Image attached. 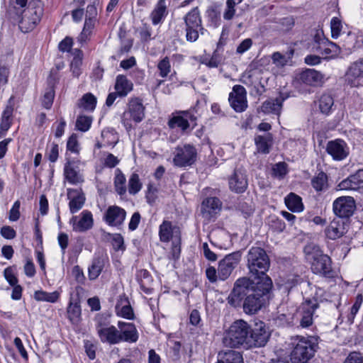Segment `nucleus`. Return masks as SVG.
I'll return each instance as SVG.
<instances>
[{"instance_id":"f257e3e1","label":"nucleus","mask_w":363,"mask_h":363,"mask_svg":"<svg viewBox=\"0 0 363 363\" xmlns=\"http://www.w3.org/2000/svg\"><path fill=\"white\" fill-rule=\"evenodd\" d=\"M273 286L272 279L264 282L251 281L250 278L243 277L238 279L233 285L227 301L233 307H238L242 303L243 311L252 315L259 311L264 305V298Z\"/></svg>"},{"instance_id":"f03ea898","label":"nucleus","mask_w":363,"mask_h":363,"mask_svg":"<svg viewBox=\"0 0 363 363\" xmlns=\"http://www.w3.org/2000/svg\"><path fill=\"white\" fill-rule=\"evenodd\" d=\"M269 337L270 333L264 322L256 323L252 328L247 322L240 319L225 331L222 342L228 347L252 350L264 347Z\"/></svg>"},{"instance_id":"7ed1b4c3","label":"nucleus","mask_w":363,"mask_h":363,"mask_svg":"<svg viewBox=\"0 0 363 363\" xmlns=\"http://www.w3.org/2000/svg\"><path fill=\"white\" fill-rule=\"evenodd\" d=\"M303 251L313 273L328 281L334 280L337 277L336 271L332 267L331 258L324 254L318 245L310 243L305 246Z\"/></svg>"},{"instance_id":"20e7f679","label":"nucleus","mask_w":363,"mask_h":363,"mask_svg":"<svg viewBox=\"0 0 363 363\" xmlns=\"http://www.w3.org/2000/svg\"><path fill=\"white\" fill-rule=\"evenodd\" d=\"M270 266V259L266 251L259 247H252L247 255V267L251 281L264 282L271 279L266 274Z\"/></svg>"},{"instance_id":"39448f33","label":"nucleus","mask_w":363,"mask_h":363,"mask_svg":"<svg viewBox=\"0 0 363 363\" xmlns=\"http://www.w3.org/2000/svg\"><path fill=\"white\" fill-rule=\"evenodd\" d=\"M291 359L293 363H307L318 348L317 340L313 336H296L291 338Z\"/></svg>"},{"instance_id":"423d86ee","label":"nucleus","mask_w":363,"mask_h":363,"mask_svg":"<svg viewBox=\"0 0 363 363\" xmlns=\"http://www.w3.org/2000/svg\"><path fill=\"white\" fill-rule=\"evenodd\" d=\"M44 13V4L41 0H30L23 11L19 28L23 33L33 30L40 22Z\"/></svg>"},{"instance_id":"0eeeda50","label":"nucleus","mask_w":363,"mask_h":363,"mask_svg":"<svg viewBox=\"0 0 363 363\" xmlns=\"http://www.w3.org/2000/svg\"><path fill=\"white\" fill-rule=\"evenodd\" d=\"M145 118V106L140 99L130 98L127 104V108L121 116V122L127 130L133 127L134 123L141 122Z\"/></svg>"},{"instance_id":"6e6552de","label":"nucleus","mask_w":363,"mask_h":363,"mask_svg":"<svg viewBox=\"0 0 363 363\" xmlns=\"http://www.w3.org/2000/svg\"><path fill=\"white\" fill-rule=\"evenodd\" d=\"M196 109L194 108L186 111H178L172 114L168 121V126L171 129L179 128L185 133L192 124V129L196 125L197 116H196Z\"/></svg>"},{"instance_id":"1a4fd4ad","label":"nucleus","mask_w":363,"mask_h":363,"mask_svg":"<svg viewBox=\"0 0 363 363\" xmlns=\"http://www.w3.org/2000/svg\"><path fill=\"white\" fill-rule=\"evenodd\" d=\"M197 157V150L193 145H179L175 148L173 164L178 167H190L196 162Z\"/></svg>"},{"instance_id":"9d476101","label":"nucleus","mask_w":363,"mask_h":363,"mask_svg":"<svg viewBox=\"0 0 363 363\" xmlns=\"http://www.w3.org/2000/svg\"><path fill=\"white\" fill-rule=\"evenodd\" d=\"M242 254L240 250H238L225 255L218 262V270L220 281H225L230 277L240 262Z\"/></svg>"},{"instance_id":"9b49d317","label":"nucleus","mask_w":363,"mask_h":363,"mask_svg":"<svg viewBox=\"0 0 363 363\" xmlns=\"http://www.w3.org/2000/svg\"><path fill=\"white\" fill-rule=\"evenodd\" d=\"M356 209L355 201L352 196H340L333 203L334 213L339 218H347L352 216Z\"/></svg>"},{"instance_id":"f8f14e48","label":"nucleus","mask_w":363,"mask_h":363,"mask_svg":"<svg viewBox=\"0 0 363 363\" xmlns=\"http://www.w3.org/2000/svg\"><path fill=\"white\" fill-rule=\"evenodd\" d=\"M228 101L232 108L237 113L245 111L248 105L247 91L242 85L236 84L233 86L229 94Z\"/></svg>"},{"instance_id":"ddd939ff","label":"nucleus","mask_w":363,"mask_h":363,"mask_svg":"<svg viewBox=\"0 0 363 363\" xmlns=\"http://www.w3.org/2000/svg\"><path fill=\"white\" fill-rule=\"evenodd\" d=\"M126 211L116 205L109 206L104 213L103 220L109 226L121 229L126 218Z\"/></svg>"},{"instance_id":"4468645a","label":"nucleus","mask_w":363,"mask_h":363,"mask_svg":"<svg viewBox=\"0 0 363 363\" xmlns=\"http://www.w3.org/2000/svg\"><path fill=\"white\" fill-rule=\"evenodd\" d=\"M362 79H363V58L351 63L345 74V84L351 87L362 86Z\"/></svg>"},{"instance_id":"2eb2a0df","label":"nucleus","mask_w":363,"mask_h":363,"mask_svg":"<svg viewBox=\"0 0 363 363\" xmlns=\"http://www.w3.org/2000/svg\"><path fill=\"white\" fill-rule=\"evenodd\" d=\"M79 162V160L66 158V163L64 167V176L65 179L71 184L77 185L84 182V176L80 173L77 167Z\"/></svg>"},{"instance_id":"dca6fc26","label":"nucleus","mask_w":363,"mask_h":363,"mask_svg":"<svg viewBox=\"0 0 363 363\" xmlns=\"http://www.w3.org/2000/svg\"><path fill=\"white\" fill-rule=\"evenodd\" d=\"M222 208V202L217 197H208L205 199L201 205V213L207 221H211L216 218Z\"/></svg>"},{"instance_id":"f3484780","label":"nucleus","mask_w":363,"mask_h":363,"mask_svg":"<svg viewBox=\"0 0 363 363\" xmlns=\"http://www.w3.org/2000/svg\"><path fill=\"white\" fill-rule=\"evenodd\" d=\"M289 97V94L279 92L277 98H270L264 101L260 107V110L264 114L272 113L279 116L281 113L283 103Z\"/></svg>"},{"instance_id":"a211bd4d","label":"nucleus","mask_w":363,"mask_h":363,"mask_svg":"<svg viewBox=\"0 0 363 363\" xmlns=\"http://www.w3.org/2000/svg\"><path fill=\"white\" fill-rule=\"evenodd\" d=\"M319 307L316 298L306 299L301 306V318L300 325L302 328H308L313 324V316L314 311Z\"/></svg>"},{"instance_id":"6ab92c4d","label":"nucleus","mask_w":363,"mask_h":363,"mask_svg":"<svg viewBox=\"0 0 363 363\" xmlns=\"http://www.w3.org/2000/svg\"><path fill=\"white\" fill-rule=\"evenodd\" d=\"M96 330L102 342H106L110 345L119 343L118 330L115 326H108L105 323L99 322L96 325Z\"/></svg>"},{"instance_id":"aec40b11","label":"nucleus","mask_w":363,"mask_h":363,"mask_svg":"<svg viewBox=\"0 0 363 363\" xmlns=\"http://www.w3.org/2000/svg\"><path fill=\"white\" fill-rule=\"evenodd\" d=\"M326 152L335 160H342L346 158L349 154V148L346 143L341 140L337 139L329 141L327 143Z\"/></svg>"},{"instance_id":"412c9836","label":"nucleus","mask_w":363,"mask_h":363,"mask_svg":"<svg viewBox=\"0 0 363 363\" xmlns=\"http://www.w3.org/2000/svg\"><path fill=\"white\" fill-rule=\"evenodd\" d=\"M118 327V340L121 342L129 343L136 342L138 340V333L135 325L131 323L119 321Z\"/></svg>"},{"instance_id":"4be33fe9","label":"nucleus","mask_w":363,"mask_h":363,"mask_svg":"<svg viewBox=\"0 0 363 363\" xmlns=\"http://www.w3.org/2000/svg\"><path fill=\"white\" fill-rule=\"evenodd\" d=\"M159 237L162 242H168L181 237L180 228L171 221L164 220L159 228Z\"/></svg>"},{"instance_id":"5701e85b","label":"nucleus","mask_w":363,"mask_h":363,"mask_svg":"<svg viewBox=\"0 0 363 363\" xmlns=\"http://www.w3.org/2000/svg\"><path fill=\"white\" fill-rule=\"evenodd\" d=\"M72 225V229L76 232H85L91 229L94 225V219L92 213L87 210L83 211L80 214V218L77 220V216H73L70 220Z\"/></svg>"},{"instance_id":"b1692460","label":"nucleus","mask_w":363,"mask_h":363,"mask_svg":"<svg viewBox=\"0 0 363 363\" xmlns=\"http://www.w3.org/2000/svg\"><path fill=\"white\" fill-rule=\"evenodd\" d=\"M347 222L340 218H335L325 228V235L330 240H337L342 237L347 232Z\"/></svg>"},{"instance_id":"393cba45","label":"nucleus","mask_w":363,"mask_h":363,"mask_svg":"<svg viewBox=\"0 0 363 363\" xmlns=\"http://www.w3.org/2000/svg\"><path fill=\"white\" fill-rule=\"evenodd\" d=\"M248 186V182L246 174L240 169H235L234 173L229 178L230 189L237 194L245 191Z\"/></svg>"},{"instance_id":"a878e982","label":"nucleus","mask_w":363,"mask_h":363,"mask_svg":"<svg viewBox=\"0 0 363 363\" xmlns=\"http://www.w3.org/2000/svg\"><path fill=\"white\" fill-rule=\"evenodd\" d=\"M324 74L314 69H306L299 76L300 81L308 86H318L324 82Z\"/></svg>"},{"instance_id":"bb28decb","label":"nucleus","mask_w":363,"mask_h":363,"mask_svg":"<svg viewBox=\"0 0 363 363\" xmlns=\"http://www.w3.org/2000/svg\"><path fill=\"white\" fill-rule=\"evenodd\" d=\"M69 207L72 213L79 211L84 206L85 196L82 189H67Z\"/></svg>"},{"instance_id":"cd10ccee","label":"nucleus","mask_w":363,"mask_h":363,"mask_svg":"<svg viewBox=\"0 0 363 363\" xmlns=\"http://www.w3.org/2000/svg\"><path fill=\"white\" fill-rule=\"evenodd\" d=\"M338 186L341 190H358L363 188V169L357 170L354 174L342 180Z\"/></svg>"},{"instance_id":"c85d7f7f","label":"nucleus","mask_w":363,"mask_h":363,"mask_svg":"<svg viewBox=\"0 0 363 363\" xmlns=\"http://www.w3.org/2000/svg\"><path fill=\"white\" fill-rule=\"evenodd\" d=\"M273 143V136L270 133L255 137V144L258 152L268 154Z\"/></svg>"},{"instance_id":"c756f323","label":"nucleus","mask_w":363,"mask_h":363,"mask_svg":"<svg viewBox=\"0 0 363 363\" xmlns=\"http://www.w3.org/2000/svg\"><path fill=\"white\" fill-rule=\"evenodd\" d=\"M168 13L166 0H158L154 9L150 13V18L153 25L156 26L163 22Z\"/></svg>"},{"instance_id":"7c9ffc66","label":"nucleus","mask_w":363,"mask_h":363,"mask_svg":"<svg viewBox=\"0 0 363 363\" xmlns=\"http://www.w3.org/2000/svg\"><path fill=\"white\" fill-rule=\"evenodd\" d=\"M133 83L128 79L126 76L119 74L116 77L114 89L118 92V96H126L133 90Z\"/></svg>"},{"instance_id":"2f4dec72","label":"nucleus","mask_w":363,"mask_h":363,"mask_svg":"<svg viewBox=\"0 0 363 363\" xmlns=\"http://www.w3.org/2000/svg\"><path fill=\"white\" fill-rule=\"evenodd\" d=\"M217 363H244L242 354L235 350L220 351L218 354Z\"/></svg>"},{"instance_id":"473e14b6","label":"nucleus","mask_w":363,"mask_h":363,"mask_svg":"<svg viewBox=\"0 0 363 363\" xmlns=\"http://www.w3.org/2000/svg\"><path fill=\"white\" fill-rule=\"evenodd\" d=\"M340 52L339 46L330 40H324L322 47L317 48V52L325 58H333L338 55Z\"/></svg>"},{"instance_id":"72a5a7b5","label":"nucleus","mask_w":363,"mask_h":363,"mask_svg":"<svg viewBox=\"0 0 363 363\" xmlns=\"http://www.w3.org/2000/svg\"><path fill=\"white\" fill-rule=\"evenodd\" d=\"M185 27L201 26L202 18L198 6L193 8L183 18Z\"/></svg>"},{"instance_id":"f704fd0d","label":"nucleus","mask_w":363,"mask_h":363,"mask_svg":"<svg viewBox=\"0 0 363 363\" xmlns=\"http://www.w3.org/2000/svg\"><path fill=\"white\" fill-rule=\"evenodd\" d=\"M285 204L289 210L293 212H301L303 210L301 198L294 193H290L284 199Z\"/></svg>"},{"instance_id":"c9c22d12","label":"nucleus","mask_w":363,"mask_h":363,"mask_svg":"<svg viewBox=\"0 0 363 363\" xmlns=\"http://www.w3.org/2000/svg\"><path fill=\"white\" fill-rule=\"evenodd\" d=\"M104 267V259L101 257H94L88 269V277L90 280L99 277Z\"/></svg>"},{"instance_id":"e433bc0d","label":"nucleus","mask_w":363,"mask_h":363,"mask_svg":"<svg viewBox=\"0 0 363 363\" xmlns=\"http://www.w3.org/2000/svg\"><path fill=\"white\" fill-rule=\"evenodd\" d=\"M67 318L72 323H77L80 320L81 306L79 301H74L70 298L67 310Z\"/></svg>"},{"instance_id":"4c0bfd02","label":"nucleus","mask_w":363,"mask_h":363,"mask_svg":"<svg viewBox=\"0 0 363 363\" xmlns=\"http://www.w3.org/2000/svg\"><path fill=\"white\" fill-rule=\"evenodd\" d=\"M97 100L91 93H86L79 100L77 106L86 111H93L96 106Z\"/></svg>"},{"instance_id":"58836bf2","label":"nucleus","mask_w":363,"mask_h":363,"mask_svg":"<svg viewBox=\"0 0 363 363\" xmlns=\"http://www.w3.org/2000/svg\"><path fill=\"white\" fill-rule=\"evenodd\" d=\"M126 179L125 175L121 171V169H117L116 170V175L114 177V189L115 191L121 196H123L126 194Z\"/></svg>"},{"instance_id":"ea45409f","label":"nucleus","mask_w":363,"mask_h":363,"mask_svg":"<svg viewBox=\"0 0 363 363\" xmlns=\"http://www.w3.org/2000/svg\"><path fill=\"white\" fill-rule=\"evenodd\" d=\"M311 185L317 192L325 190L328 188L327 174L323 172H319L312 178Z\"/></svg>"},{"instance_id":"a19ab883","label":"nucleus","mask_w":363,"mask_h":363,"mask_svg":"<svg viewBox=\"0 0 363 363\" xmlns=\"http://www.w3.org/2000/svg\"><path fill=\"white\" fill-rule=\"evenodd\" d=\"M34 298L38 301L55 303L60 298V293L57 291L50 293L45 291H36L34 294Z\"/></svg>"},{"instance_id":"79ce46f5","label":"nucleus","mask_w":363,"mask_h":363,"mask_svg":"<svg viewBox=\"0 0 363 363\" xmlns=\"http://www.w3.org/2000/svg\"><path fill=\"white\" fill-rule=\"evenodd\" d=\"M334 105V99L330 94H323L319 99V108L320 111L328 115Z\"/></svg>"},{"instance_id":"37998d69","label":"nucleus","mask_w":363,"mask_h":363,"mask_svg":"<svg viewBox=\"0 0 363 363\" xmlns=\"http://www.w3.org/2000/svg\"><path fill=\"white\" fill-rule=\"evenodd\" d=\"M204 28L203 25L195 27L187 26L185 27L186 40L187 42H196L199 37V34H203Z\"/></svg>"},{"instance_id":"c03bdc74","label":"nucleus","mask_w":363,"mask_h":363,"mask_svg":"<svg viewBox=\"0 0 363 363\" xmlns=\"http://www.w3.org/2000/svg\"><path fill=\"white\" fill-rule=\"evenodd\" d=\"M294 50L293 49H291L289 50V55L288 57H286L285 55L281 54L279 52H274L272 55V60L274 65H275L278 67H284L289 60L291 57V56L294 55Z\"/></svg>"},{"instance_id":"a18cd8bd","label":"nucleus","mask_w":363,"mask_h":363,"mask_svg":"<svg viewBox=\"0 0 363 363\" xmlns=\"http://www.w3.org/2000/svg\"><path fill=\"white\" fill-rule=\"evenodd\" d=\"M92 117L84 115H80L76 120L75 127L76 129L82 131L86 132L89 130L92 123Z\"/></svg>"},{"instance_id":"49530a36","label":"nucleus","mask_w":363,"mask_h":363,"mask_svg":"<svg viewBox=\"0 0 363 363\" xmlns=\"http://www.w3.org/2000/svg\"><path fill=\"white\" fill-rule=\"evenodd\" d=\"M142 186L139 175L136 173H133L128 180L129 194L132 195L136 194L140 191Z\"/></svg>"},{"instance_id":"de8ad7c7","label":"nucleus","mask_w":363,"mask_h":363,"mask_svg":"<svg viewBox=\"0 0 363 363\" xmlns=\"http://www.w3.org/2000/svg\"><path fill=\"white\" fill-rule=\"evenodd\" d=\"M108 236L111 238V245L115 251H125V245L124 238L120 233H108Z\"/></svg>"},{"instance_id":"09e8293b","label":"nucleus","mask_w":363,"mask_h":363,"mask_svg":"<svg viewBox=\"0 0 363 363\" xmlns=\"http://www.w3.org/2000/svg\"><path fill=\"white\" fill-rule=\"evenodd\" d=\"M237 3L235 0H227L225 2V9L223 12V18L226 21H230L235 16V6Z\"/></svg>"},{"instance_id":"8fccbe9b","label":"nucleus","mask_w":363,"mask_h":363,"mask_svg":"<svg viewBox=\"0 0 363 363\" xmlns=\"http://www.w3.org/2000/svg\"><path fill=\"white\" fill-rule=\"evenodd\" d=\"M269 225L270 228L277 232H282L285 229V223L275 216H271L269 218Z\"/></svg>"},{"instance_id":"3c124183","label":"nucleus","mask_w":363,"mask_h":363,"mask_svg":"<svg viewBox=\"0 0 363 363\" xmlns=\"http://www.w3.org/2000/svg\"><path fill=\"white\" fill-rule=\"evenodd\" d=\"M331 36L333 38H337L341 33L342 25L340 18L334 17L330 21Z\"/></svg>"},{"instance_id":"603ef678","label":"nucleus","mask_w":363,"mask_h":363,"mask_svg":"<svg viewBox=\"0 0 363 363\" xmlns=\"http://www.w3.org/2000/svg\"><path fill=\"white\" fill-rule=\"evenodd\" d=\"M287 172V164L284 162H278L272 167V174L275 177L282 179Z\"/></svg>"},{"instance_id":"864d4df0","label":"nucleus","mask_w":363,"mask_h":363,"mask_svg":"<svg viewBox=\"0 0 363 363\" xmlns=\"http://www.w3.org/2000/svg\"><path fill=\"white\" fill-rule=\"evenodd\" d=\"M157 68L160 71V77H166L171 70V65L169 58L165 57L162 60H160L157 65Z\"/></svg>"},{"instance_id":"5fc2aeb1","label":"nucleus","mask_w":363,"mask_h":363,"mask_svg":"<svg viewBox=\"0 0 363 363\" xmlns=\"http://www.w3.org/2000/svg\"><path fill=\"white\" fill-rule=\"evenodd\" d=\"M55 97V91L53 87L48 89L44 94L42 105L46 109H50L52 105Z\"/></svg>"},{"instance_id":"6e6d98bb","label":"nucleus","mask_w":363,"mask_h":363,"mask_svg":"<svg viewBox=\"0 0 363 363\" xmlns=\"http://www.w3.org/2000/svg\"><path fill=\"white\" fill-rule=\"evenodd\" d=\"M15 267H9L4 271V276L6 280L11 286H14L18 284V279L14 274Z\"/></svg>"},{"instance_id":"4d7b16f0","label":"nucleus","mask_w":363,"mask_h":363,"mask_svg":"<svg viewBox=\"0 0 363 363\" xmlns=\"http://www.w3.org/2000/svg\"><path fill=\"white\" fill-rule=\"evenodd\" d=\"M139 35L142 42L147 43L152 39V28L151 27L145 23L139 29Z\"/></svg>"},{"instance_id":"13d9d810","label":"nucleus","mask_w":363,"mask_h":363,"mask_svg":"<svg viewBox=\"0 0 363 363\" xmlns=\"http://www.w3.org/2000/svg\"><path fill=\"white\" fill-rule=\"evenodd\" d=\"M279 23L281 29L284 31L291 30L295 25V19L293 16H289L282 18L279 20Z\"/></svg>"},{"instance_id":"bf43d9fd","label":"nucleus","mask_w":363,"mask_h":363,"mask_svg":"<svg viewBox=\"0 0 363 363\" xmlns=\"http://www.w3.org/2000/svg\"><path fill=\"white\" fill-rule=\"evenodd\" d=\"M67 150L76 154H79V143L74 134H72L67 140Z\"/></svg>"},{"instance_id":"052dcab7","label":"nucleus","mask_w":363,"mask_h":363,"mask_svg":"<svg viewBox=\"0 0 363 363\" xmlns=\"http://www.w3.org/2000/svg\"><path fill=\"white\" fill-rule=\"evenodd\" d=\"M20 207L21 202L20 201H16L14 202L12 208L9 211V218L11 221H17L20 218L21 213H20Z\"/></svg>"},{"instance_id":"680f3d73","label":"nucleus","mask_w":363,"mask_h":363,"mask_svg":"<svg viewBox=\"0 0 363 363\" xmlns=\"http://www.w3.org/2000/svg\"><path fill=\"white\" fill-rule=\"evenodd\" d=\"M237 209L241 212L245 218L250 216L254 211L253 208L251 205H249L245 201H240L237 206Z\"/></svg>"},{"instance_id":"e2e57ef3","label":"nucleus","mask_w":363,"mask_h":363,"mask_svg":"<svg viewBox=\"0 0 363 363\" xmlns=\"http://www.w3.org/2000/svg\"><path fill=\"white\" fill-rule=\"evenodd\" d=\"M117 311V314L119 316H121L124 318L128 319V320H133L134 319V313L133 311V308L130 305L123 306L122 308H120L118 311Z\"/></svg>"},{"instance_id":"0e129e2a","label":"nucleus","mask_w":363,"mask_h":363,"mask_svg":"<svg viewBox=\"0 0 363 363\" xmlns=\"http://www.w3.org/2000/svg\"><path fill=\"white\" fill-rule=\"evenodd\" d=\"M343 363H363V354L359 352H351Z\"/></svg>"},{"instance_id":"69168bd1","label":"nucleus","mask_w":363,"mask_h":363,"mask_svg":"<svg viewBox=\"0 0 363 363\" xmlns=\"http://www.w3.org/2000/svg\"><path fill=\"white\" fill-rule=\"evenodd\" d=\"M182 238H177L172 240L171 253L174 259H178L181 253Z\"/></svg>"},{"instance_id":"338daca9","label":"nucleus","mask_w":363,"mask_h":363,"mask_svg":"<svg viewBox=\"0 0 363 363\" xmlns=\"http://www.w3.org/2000/svg\"><path fill=\"white\" fill-rule=\"evenodd\" d=\"M206 276L211 283H215L220 280L218 269L210 266L206 269Z\"/></svg>"},{"instance_id":"774afa93","label":"nucleus","mask_w":363,"mask_h":363,"mask_svg":"<svg viewBox=\"0 0 363 363\" xmlns=\"http://www.w3.org/2000/svg\"><path fill=\"white\" fill-rule=\"evenodd\" d=\"M208 17L211 23L215 26L218 27L220 23V13L215 9L208 10Z\"/></svg>"}]
</instances>
